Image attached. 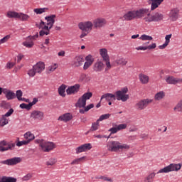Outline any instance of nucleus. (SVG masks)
I'll use <instances>...</instances> for the list:
<instances>
[{
  "mask_svg": "<svg viewBox=\"0 0 182 182\" xmlns=\"http://www.w3.org/2000/svg\"><path fill=\"white\" fill-rule=\"evenodd\" d=\"M26 144H29L28 141L26 140L18 141L16 144L9 143L3 140L0 141V152L4 153L5 151H12V150H15L16 146H17V147H21L22 146H26Z\"/></svg>",
  "mask_w": 182,
  "mask_h": 182,
  "instance_id": "obj_1",
  "label": "nucleus"
},
{
  "mask_svg": "<svg viewBox=\"0 0 182 182\" xmlns=\"http://www.w3.org/2000/svg\"><path fill=\"white\" fill-rule=\"evenodd\" d=\"M34 142L36 144H39V147L42 151L44 153H49V151H52L53 149L56 148V144L52 141H46L43 139H35Z\"/></svg>",
  "mask_w": 182,
  "mask_h": 182,
  "instance_id": "obj_2",
  "label": "nucleus"
},
{
  "mask_svg": "<svg viewBox=\"0 0 182 182\" xmlns=\"http://www.w3.org/2000/svg\"><path fill=\"white\" fill-rule=\"evenodd\" d=\"M129 92V88L127 87H124L119 90L116 91L115 92V99L122 102H127L129 99V96L127 94Z\"/></svg>",
  "mask_w": 182,
  "mask_h": 182,
  "instance_id": "obj_3",
  "label": "nucleus"
},
{
  "mask_svg": "<svg viewBox=\"0 0 182 182\" xmlns=\"http://www.w3.org/2000/svg\"><path fill=\"white\" fill-rule=\"evenodd\" d=\"M182 163L181 164H171L167 166H165L163 168H161L157 174H160L161 173H170L171 171H178V170L181 169Z\"/></svg>",
  "mask_w": 182,
  "mask_h": 182,
  "instance_id": "obj_4",
  "label": "nucleus"
},
{
  "mask_svg": "<svg viewBox=\"0 0 182 182\" xmlns=\"http://www.w3.org/2000/svg\"><path fill=\"white\" fill-rule=\"evenodd\" d=\"M93 96V93L88 92L85 93L82 95L81 97H80L75 104V107H79L80 109H82V107H86V101L89 100L90 97Z\"/></svg>",
  "mask_w": 182,
  "mask_h": 182,
  "instance_id": "obj_5",
  "label": "nucleus"
},
{
  "mask_svg": "<svg viewBox=\"0 0 182 182\" xmlns=\"http://www.w3.org/2000/svg\"><path fill=\"white\" fill-rule=\"evenodd\" d=\"M163 14L156 12L153 14H151L150 12L148 14V16H145L144 20L145 22L150 23V22H160V21H163Z\"/></svg>",
  "mask_w": 182,
  "mask_h": 182,
  "instance_id": "obj_6",
  "label": "nucleus"
},
{
  "mask_svg": "<svg viewBox=\"0 0 182 182\" xmlns=\"http://www.w3.org/2000/svg\"><path fill=\"white\" fill-rule=\"evenodd\" d=\"M78 28L82 31V32H87V33H90L93 29V23H92V21L81 22L79 23Z\"/></svg>",
  "mask_w": 182,
  "mask_h": 182,
  "instance_id": "obj_7",
  "label": "nucleus"
},
{
  "mask_svg": "<svg viewBox=\"0 0 182 182\" xmlns=\"http://www.w3.org/2000/svg\"><path fill=\"white\" fill-rule=\"evenodd\" d=\"M151 102H153V100L151 99L141 100L135 105V107L137 110H144V109H146Z\"/></svg>",
  "mask_w": 182,
  "mask_h": 182,
  "instance_id": "obj_8",
  "label": "nucleus"
},
{
  "mask_svg": "<svg viewBox=\"0 0 182 182\" xmlns=\"http://www.w3.org/2000/svg\"><path fill=\"white\" fill-rule=\"evenodd\" d=\"M22 161V158L21 157H13L11 159H9L4 161H1V164H4L6 166H16V164H19Z\"/></svg>",
  "mask_w": 182,
  "mask_h": 182,
  "instance_id": "obj_9",
  "label": "nucleus"
},
{
  "mask_svg": "<svg viewBox=\"0 0 182 182\" xmlns=\"http://www.w3.org/2000/svg\"><path fill=\"white\" fill-rule=\"evenodd\" d=\"M30 117L34 120H43L45 119V113L42 111L34 110L31 113Z\"/></svg>",
  "mask_w": 182,
  "mask_h": 182,
  "instance_id": "obj_10",
  "label": "nucleus"
},
{
  "mask_svg": "<svg viewBox=\"0 0 182 182\" xmlns=\"http://www.w3.org/2000/svg\"><path fill=\"white\" fill-rule=\"evenodd\" d=\"M107 147L108 151H119V141H110L107 144Z\"/></svg>",
  "mask_w": 182,
  "mask_h": 182,
  "instance_id": "obj_11",
  "label": "nucleus"
},
{
  "mask_svg": "<svg viewBox=\"0 0 182 182\" xmlns=\"http://www.w3.org/2000/svg\"><path fill=\"white\" fill-rule=\"evenodd\" d=\"M83 62H85V58H83V55H77L72 61V65L74 68H80L83 65Z\"/></svg>",
  "mask_w": 182,
  "mask_h": 182,
  "instance_id": "obj_12",
  "label": "nucleus"
},
{
  "mask_svg": "<svg viewBox=\"0 0 182 182\" xmlns=\"http://www.w3.org/2000/svg\"><path fill=\"white\" fill-rule=\"evenodd\" d=\"M3 95H5V97L7 99V100H14V99L16 97L15 92L8 88H4Z\"/></svg>",
  "mask_w": 182,
  "mask_h": 182,
  "instance_id": "obj_13",
  "label": "nucleus"
},
{
  "mask_svg": "<svg viewBox=\"0 0 182 182\" xmlns=\"http://www.w3.org/2000/svg\"><path fill=\"white\" fill-rule=\"evenodd\" d=\"M90 149H92L91 144H85L76 148L75 151L77 154H79V153H83V151H87V150H90Z\"/></svg>",
  "mask_w": 182,
  "mask_h": 182,
  "instance_id": "obj_14",
  "label": "nucleus"
},
{
  "mask_svg": "<svg viewBox=\"0 0 182 182\" xmlns=\"http://www.w3.org/2000/svg\"><path fill=\"white\" fill-rule=\"evenodd\" d=\"M136 18H144V16H149V14L150 13V10L149 9H140L139 10H136Z\"/></svg>",
  "mask_w": 182,
  "mask_h": 182,
  "instance_id": "obj_15",
  "label": "nucleus"
},
{
  "mask_svg": "<svg viewBox=\"0 0 182 182\" xmlns=\"http://www.w3.org/2000/svg\"><path fill=\"white\" fill-rule=\"evenodd\" d=\"M79 89H80V85L75 84L73 86L68 87L66 90L67 95H73L75 93H77L79 92Z\"/></svg>",
  "mask_w": 182,
  "mask_h": 182,
  "instance_id": "obj_16",
  "label": "nucleus"
},
{
  "mask_svg": "<svg viewBox=\"0 0 182 182\" xmlns=\"http://www.w3.org/2000/svg\"><path fill=\"white\" fill-rule=\"evenodd\" d=\"M164 0H149L148 4L151 5V11H154V9H157L160 5H161V3Z\"/></svg>",
  "mask_w": 182,
  "mask_h": 182,
  "instance_id": "obj_17",
  "label": "nucleus"
},
{
  "mask_svg": "<svg viewBox=\"0 0 182 182\" xmlns=\"http://www.w3.org/2000/svg\"><path fill=\"white\" fill-rule=\"evenodd\" d=\"M136 18H137L136 11H128L123 16L124 21H133V19H136Z\"/></svg>",
  "mask_w": 182,
  "mask_h": 182,
  "instance_id": "obj_18",
  "label": "nucleus"
},
{
  "mask_svg": "<svg viewBox=\"0 0 182 182\" xmlns=\"http://www.w3.org/2000/svg\"><path fill=\"white\" fill-rule=\"evenodd\" d=\"M179 12L180 10H178V9H172L169 13V19H171L172 22H175V21H177V19H178Z\"/></svg>",
  "mask_w": 182,
  "mask_h": 182,
  "instance_id": "obj_19",
  "label": "nucleus"
},
{
  "mask_svg": "<svg viewBox=\"0 0 182 182\" xmlns=\"http://www.w3.org/2000/svg\"><path fill=\"white\" fill-rule=\"evenodd\" d=\"M73 119V116L70 113H65L60 116L58 119L60 122H64V123H68V122H70V120Z\"/></svg>",
  "mask_w": 182,
  "mask_h": 182,
  "instance_id": "obj_20",
  "label": "nucleus"
},
{
  "mask_svg": "<svg viewBox=\"0 0 182 182\" xmlns=\"http://www.w3.org/2000/svg\"><path fill=\"white\" fill-rule=\"evenodd\" d=\"M33 68H34L37 73H42L45 70V63L41 61L38 62Z\"/></svg>",
  "mask_w": 182,
  "mask_h": 182,
  "instance_id": "obj_21",
  "label": "nucleus"
},
{
  "mask_svg": "<svg viewBox=\"0 0 182 182\" xmlns=\"http://www.w3.org/2000/svg\"><path fill=\"white\" fill-rule=\"evenodd\" d=\"M166 83H168V85H176L177 83H182V79L169 76L166 78Z\"/></svg>",
  "mask_w": 182,
  "mask_h": 182,
  "instance_id": "obj_22",
  "label": "nucleus"
},
{
  "mask_svg": "<svg viewBox=\"0 0 182 182\" xmlns=\"http://www.w3.org/2000/svg\"><path fill=\"white\" fill-rule=\"evenodd\" d=\"M56 18V15L53 14L48 16H46L45 19L47 21V25L49 26V29H52L53 24L55 23V18Z\"/></svg>",
  "mask_w": 182,
  "mask_h": 182,
  "instance_id": "obj_23",
  "label": "nucleus"
},
{
  "mask_svg": "<svg viewBox=\"0 0 182 182\" xmlns=\"http://www.w3.org/2000/svg\"><path fill=\"white\" fill-rule=\"evenodd\" d=\"M106 25V20L105 18H96L94 20L95 28H103Z\"/></svg>",
  "mask_w": 182,
  "mask_h": 182,
  "instance_id": "obj_24",
  "label": "nucleus"
},
{
  "mask_svg": "<svg viewBox=\"0 0 182 182\" xmlns=\"http://www.w3.org/2000/svg\"><path fill=\"white\" fill-rule=\"evenodd\" d=\"M103 68H105L103 62L98 60L94 64L93 69L95 72H102L103 70Z\"/></svg>",
  "mask_w": 182,
  "mask_h": 182,
  "instance_id": "obj_25",
  "label": "nucleus"
},
{
  "mask_svg": "<svg viewBox=\"0 0 182 182\" xmlns=\"http://www.w3.org/2000/svg\"><path fill=\"white\" fill-rule=\"evenodd\" d=\"M103 99H105L107 102H112L113 100H116V95L112 93H106L102 95L101 100H103Z\"/></svg>",
  "mask_w": 182,
  "mask_h": 182,
  "instance_id": "obj_26",
  "label": "nucleus"
},
{
  "mask_svg": "<svg viewBox=\"0 0 182 182\" xmlns=\"http://www.w3.org/2000/svg\"><path fill=\"white\" fill-rule=\"evenodd\" d=\"M171 34L169 35H166L165 36V42L164 44L161 45L159 46V49H166V48H167V46H168V44L170 43V39H171Z\"/></svg>",
  "mask_w": 182,
  "mask_h": 182,
  "instance_id": "obj_27",
  "label": "nucleus"
},
{
  "mask_svg": "<svg viewBox=\"0 0 182 182\" xmlns=\"http://www.w3.org/2000/svg\"><path fill=\"white\" fill-rule=\"evenodd\" d=\"M100 55L101 58H102L103 60H108L109 54H107V49L106 48L100 49Z\"/></svg>",
  "mask_w": 182,
  "mask_h": 182,
  "instance_id": "obj_28",
  "label": "nucleus"
},
{
  "mask_svg": "<svg viewBox=\"0 0 182 182\" xmlns=\"http://www.w3.org/2000/svg\"><path fill=\"white\" fill-rule=\"evenodd\" d=\"M139 77L140 82H142L143 85H147L149 80H150V77L144 74H139Z\"/></svg>",
  "mask_w": 182,
  "mask_h": 182,
  "instance_id": "obj_29",
  "label": "nucleus"
},
{
  "mask_svg": "<svg viewBox=\"0 0 182 182\" xmlns=\"http://www.w3.org/2000/svg\"><path fill=\"white\" fill-rule=\"evenodd\" d=\"M166 97V92L164 91H160L154 95V100L157 102L162 100Z\"/></svg>",
  "mask_w": 182,
  "mask_h": 182,
  "instance_id": "obj_30",
  "label": "nucleus"
},
{
  "mask_svg": "<svg viewBox=\"0 0 182 182\" xmlns=\"http://www.w3.org/2000/svg\"><path fill=\"white\" fill-rule=\"evenodd\" d=\"M35 43L32 40L29 38V37L27 38L26 41L23 42V46H25L26 48H28L30 49L31 48H33Z\"/></svg>",
  "mask_w": 182,
  "mask_h": 182,
  "instance_id": "obj_31",
  "label": "nucleus"
},
{
  "mask_svg": "<svg viewBox=\"0 0 182 182\" xmlns=\"http://www.w3.org/2000/svg\"><path fill=\"white\" fill-rule=\"evenodd\" d=\"M24 139H26V140L28 141V143H31L32 140H35V135L32 134L31 132H28L26 134H24Z\"/></svg>",
  "mask_w": 182,
  "mask_h": 182,
  "instance_id": "obj_32",
  "label": "nucleus"
},
{
  "mask_svg": "<svg viewBox=\"0 0 182 182\" xmlns=\"http://www.w3.org/2000/svg\"><path fill=\"white\" fill-rule=\"evenodd\" d=\"M29 15L25 14L23 13H18V16L17 19H20V21H22L23 22H26V21H29Z\"/></svg>",
  "mask_w": 182,
  "mask_h": 182,
  "instance_id": "obj_33",
  "label": "nucleus"
},
{
  "mask_svg": "<svg viewBox=\"0 0 182 182\" xmlns=\"http://www.w3.org/2000/svg\"><path fill=\"white\" fill-rule=\"evenodd\" d=\"M17 180L16 178L11 176H3L0 179V182H16Z\"/></svg>",
  "mask_w": 182,
  "mask_h": 182,
  "instance_id": "obj_34",
  "label": "nucleus"
},
{
  "mask_svg": "<svg viewBox=\"0 0 182 182\" xmlns=\"http://www.w3.org/2000/svg\"><path fill=\"white\" fill-rule=\"evenodd\" d=\"M48 11V8H37L34 9L33 12L36 14V15H42V14H45Z\"/></svg>",
  "mask_w": 182,
  "mask_h": 182,
  "instance_id": "obj_35",
  "label": "nucleus"
},
{
  "mask_svg": "<svg viewBox=\"0 0 182 182\" xmlns=\"http://www.w3.org/2000/svg\"><path fill=\"white\" fill-rule=\"evenodd\" d=\"M8 123H9V121L8 120V119H6V117L2 115L0 118V127H4V126H6Z\"/></svg>",
  "mask_w": 182,
  "mask_h": 182,
  "instance_id": "obj_36",
  "label": "nucleus"
},
{
  "mask_svg": "<svg viewBox=\"0 0 182 182\" xmlns=\"http://www.w3.org/2000/svg\"><path fill=\"white\" fill-rule=\"evenodd\" d=\"M65 90H66V85H62L61 86H60L59 88H58V93H59L60 96H62L63 97H65Z\"/></svg>",
  "mask_w": 182,
  "mask_h": 182,
  "instance_id": "obj_37",
  "label": "nucleus"
},
{
  "mask_svg": "<svg viewBox=\"0 0 182 182\" xmlns=\"http://www.w3.org/2000/svg\"><path fill=\"white\" fill-rule=\"evenodd\" d=\"M19 15V13L16 12V11H9L7 13V18H15L18 19V16Z\"/></svg>",
  "mask_w": 182,
  "mask_h": 182,
  "instance_id": "obj_38",
  "label": "nucleus"
},
{
  "mask_svg": "<svg viewBox=\"0 0 182 182\" xmlns=\"http://www.w3.org/2000/svg\"><path fill=\"white\" fill-rule=\"evenodd\" d=\"M100 121L97 119V121L95 122H92V126H91V132H96V130L99 129V126H100Z\"/></svg>",
  "mask_w": 182,
  "mask_h": 182,
  "instance_id": "obj_39",
  "label": "nucleus"
},
{
  "mask_svg": "<svg viewBox=\"0 0 182 182\" xmlns=\"http://www.w3.org/2000/svg\"><path fill=\"white\" fill-rule=\"evenodd\" d=\"M129 149H130V146H129L127 144H121L120 142H119L118 144V150H129Z\"/></svg>",
  "mask_w": 182,
  "mask_h": 182,
  "instance_id": "obj_40",
  "label": "nucleus"
},
{
  "mask_svg": "<svg viewBox=\"0 0 182 182\" xmlns=\"http://www.w3.org/2000/svg\"><path fill=\"white\" fill-rule=\"evenodd\" d=\"M110 116H112L111 114H102L97 120L100 122H103V120H107V119H109Z\"/></svg>",
  "mask_w": 182,
  "mask_h": 182,
  "instance_id": "obj_41",
  "label": "nucleus"
},
{
  "mask_svg": "<svg viewBox=\"0 0 182 182\" xmlns=\"http://www.w3.org/2000/svg\"><path fill=\"white\" fill-rule=\"evenodd\" d=\"M116 63L117 65H121L122 66H124L127 65V60L125 58H119L116 60Z\"/></svg>",
  "mask_w": 182,
  "mask_h": 182,
  "instance_id": "obj_42",
  "label": "nucleus"
},
{
  "mask_svg": "<svg viewBox=\"0 0 182 182\" xmlns=\"http://www.w3.org/2000/svg\"><path fill=\"white\" fill-rule=\"evenodd\" d=\"M156 177V173H150L145 179V182H152L153 178Z\"/></svg>",
  "mask_w": 182,
  "mask_h": 182,
  "instance_id": "obj_43",
  "label": "nucleus"
},
{
  "mask_svg": "<svg viewBox=\"0 0 182 182\" xmlns=\"http://www.w3.org/2000/svg\"><path fill=\"white\" fill-rule=\"evenodd\" d=\"M139 39H141V41H153V37H151V36L143 34L141 36Z\"/></svg>",
  "mask_w": 182,
  "mask_h": 182,
  "instance_id": "obj_44",
  "label": "nucleus"
},
{
  "mask_svg": "<svg viewBox=\"0 0 182 182\" xmlns=\"http://www.w3.org/2000/svg\"><path fill=\"white\" fill-rule=\"evenodd\" d=\"M40 28H41L43 29V31H48V32H50V28H49V26H46L45 25V22L44 21H41L40 23Z\"/></svg>",
  "mask_w": 182,
  "mask_h": 182,
  "instance_id": "obj_45",
  "label": "nucleus"
},
{
  "mask_svg": "<svg viewBox=\"0 0 182 182\" xmlns=\"http://www.w3.org/2000/svg\"><path fill=\"white\" fill-rule=\"evenodd\" d=\"M36 73V70H35V68L33 67L31 69L28 70L27 75H28L30 77H33Z\"/></svg>",
  "mask_w": 182,
  "mask_h": 182,
  "instance_id": "obj_46",
  "label": "nucleus"
},
{
  "mask_svg": "<svg viewBox=\"0 0 182 182\" xmlns=\"http://www.w3.org/2000/svg\"><path fill=\"white\" fill-rule=\"evenodd\" d=\"M85 62L93 65V62H95V58H93V56H92V55H88L85 57Z\"/></svg>",
  "mask_w": 182,
  "mask_h": 182,
  "instance_id": "obj_47",
  "label": "nucleus"
},
{
  "mask_svg": "<svg viewBox=\"0 0 182 182\" xmlns=\"http://www.w3.org/2000/svg\"><path fill=\"white\" fill-rule=\"evenodd\" d=\"M56 158H50L47 162L46 164L47 166H55L56 164Z\"/></svg>",
  "mask_w": 182,
  "mask_h": 182,
  "instance_id": "obj_48",
  "label": "nucleus"
},
{
  "mask_svg": "<svg viewBox=\"0 0 182 182\" xmlns=\"http://www.w3.org/2000/svg\"><path fill=\"white\" fill-rule=\"evenodd\" d=\"M16 97H17L18 100H22V96L23 95V92H22V90H18L16 92Z\"/></svg>",
  "mask_w": 182,
  "mask_h": 182,
  "instance_id": "obj_49",
  "label": "nucleus"
},
{
  "mask_svg": "<svg viewBox=\"0 0 182 182\" xmlns=\"http://www.w3.org/2000/svg\"><path fill=\"white\" fill-rule=\"evenodd\" d=\"M118 132H120V130H124L125 129H127V124H119L117 125Z\"/></svg>",
  "mask_w": 182,
  "mask_h": 182,
  "instance_id": "obj_50",
  "label": "nucleus"
},
{
  "mask_svg": "<svg viewBox=\"0 0 182 182\" xmlns=\"http://www.w3.org/2000/svg\"><path fill=\"white\" fill-rule=\"evenodd\" d=\"M20 108L21 109H26V110H31V105L30 104H26V103H22L20 105Z\"/></svg>",
  "mask_w": 182,
  "mask_h": 182,
  "instance_id": "obj_51",
  "label": "nucleus"
},
{
  "mask_svg": "<svg viewBox=\"0 0 182 182\" xmlns=\"http://www.w3.org/2000/svg\"><path fill=\"white\" fill-rule=\"evenodd\" d=\"M108 132H110V134H116V133L119 132V129H117V126L116 125L115 127L110 128Z\"/></svg>",
  "mask_w": 182,
  "mask_h": 182,
  "instance_id": "obj_52",
  "label": "nucleus"
},
{
  "mask_svg": "<svg viewBox=\"0 0 182 182\" xmlns=\"http://www.w3.org/2000/svg\"><path fill=\"white\" fill-rule=\"evenodd\" d=\"M84 159H85V156H82L80 158L76 159L71 162V165L73 166V164H79V163H80V161H82Z\"/></svg>",
  "mask_w": 182,
  "mask_h": 182,
  "instance_id": "obj_53",
  "label": "nucleus"
},
{
  "mask_svg": "<svg viewBox=\"0 0 182 182\" xmlns=\"http://www.w3.org/2000/svg\"><path fill=\"white\" fill-rule=\"evenodd\" d=\"M105 62L106 68L105 70H110L112 69V64H110V60L108 58L107 60H104Z\"/></svg>",
  "mask_w": 182,
  "mask_h": 182,
  "instance_id": "obj_54",
  "label": "nucleus"
},
{
  "mask_svg": "<svg viewBox=\"0 0 182 182\" xmlns=\"http://www.w3.org/2000/svg\"><path fill=\"white\" fill-rule=\"evenodd\" d=\"M174 110H178V112H182V100H181L174 107Z\"/></svg>",
  "mask_w": 182,
  "mask_h": 182,
  "instance_id": "obj_55",
  "label": "nucleus"
},
{
  "mask_svg": "<svg viewBox=\"0 0 182 182\" xmlns=\"http://www.w3.org/2000/svg\"><path fill=\"white\" fill-rule=\"evenodd\" d=\"M32 178V173H27L22 178L23 181H28Z\"/></svg>",
  "mask_w": 182,
  "mask_h": 182,
  "instance_id": "obj_56",
  "label": "nucleus"
},
{
  "mask_svg": "<svg viewBox=\"0 0 182 182\" xmlns=\"http://www.w3.org/2000/svg\"><path fill=\"white\" fill-rule=\"evenodd\" d=\"M11 38V36L7 35L4 36L3 38L0 39V45H2V43H5L8 42V40Z\"/></svg>",
  "mask_w": 182,
  "mask_h": 182,
  "instance_id": "obj_57",
  "label": "nucleus"
},
{
  "mask_svg": "<svg viewBox=\"0 0 182 182\" xmlns=\"http://www.w3.org/2000/svg\"><path fill=\"white\" fill-rule=\"evenodd\" d=\"M56 69H58V65L56 63L48 67V70L50 72H54V70H56Z\"/></svg>",
  "mask_w": 182,
  "mask_h": 182,
  "instance_id": "obj_58",
  "label": "nucleus"
},
{
  "mask_svg": "<svg viewBox=\"0 0 182 182\" xmlns=\"http://www.w3.org/2000/svg\"><path fill=\"white\" fill-rule=\"evenodd\" d=\"M14 113V109L11 108L5 114H4L3 116L6 117H9L10 116H12Z\"/></svg>",
  "mask_w": 182,
  "mask_h": 182,
  "instance_id": "obj_59",
  "label": "nucleus"
},
{
  "mask_svg": "<svg viewBox=\"0 0 182 182\" xmlns=\"http://www.w3.org/2000/svg\"><path fill=\"white\" fill-rule=\"evenodd\" d=\"M15 66V63L9 62L6 65V69H12Z\"/></svg>",
  "mask_w": 182,
  "mask_h": 182,
  "instance_id": "obj_60",
  "label": "nucleus"
},
{
  "mask_svg": "<svg viewBox=\"0 0 182 182\" xmlns=\"http://www.w3.org/2000/svg\"><path fill=\"white\" fill-rule=\"evenodd\" d=\"M90 66H92V64L90 63H87V61H85L83 65L84 70H87V69H89Z\"/></svg>",
  "mask_w": 182,
  "mask_h": 182,
  "instance_id": "obj_61",
  "label": "nucleus"
},
{
  "mask_svg": "<svg viewBox=\"0 0 182 182\" xmlns=\"http://www.w3.org/2000/svg\"><path fill=\"white\" fill-rule=\"evenodd\" d=\"M156 48H157L156 43H153L152 44L146 46V49H149V50L151 49H156Z\"/></svg>",
  "mask_w": 182,
  "mask_h": 182,
  "instance_id": "obj_62",
  "label": "nucleus"
},
{
  "mask_svg": "<svg viewBox=\"0 0 182 182\" xmlns=\"http://www.w3.org/2000/svg\"><path fill=\"white\" fill-rule=\"evenodd\" d=\"M38 38H39V34L38 33H36L34 36H28V39H30L31 41H33L38 39Z\"/></svg>",
  "mask_w": 182,
  "mask_h": 182,
  "instance_id": "obj_63",
  "label": "nucleus"
},
{
  "mask_svg": "<svg viewBox=\"0 0 182 182\" xmlns=\"http://www.w3.org/2000/svg\"><path fill=\"white\" fill-rule=\"evenodd\" d=\"M40 36H43L44 35H49L50 32L49 31L46 30H41L40 31Z\"/></svg>",
  "mask_w": 182,
  "mask_h": 182,
  "instance_id": "obj_64",
  "label": "nucleus"
}]
</instances>
